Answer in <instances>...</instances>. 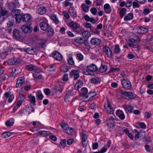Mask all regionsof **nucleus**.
Wrapping results in <instances>:
<instances>
[{"mask_svg":"<svg viewBox=\"0 0 153 153\" xmlns=\"http://www.w3.org/2000/svg\"><path fill=\"white\" fill-rule=\"evenodd\" d=\"M113 51V54H117L120 53L121 51V49L119 45L118 44L115 45L114 47Z\"/></svg>","mask_w":153,"mask_h":153,"instance_id":"26","label":"nucleus"},{"mask_svg":"<svg viewBox=\"0 0 153 153\" xmlns=\"http://www.w3.org/2000/svg\"><path fill=\"white\" fill-rule=\"evenodd\" d=\"M82 139V144L84 147H85L87 145V137L84 131H82L80 134Z\"/></svg>","mask_w":153,"mask_h":153,"instance_id":"10","label":"nucleus"},{"mask_svg":"<svg viewBox=\"0 0 153 153\" xmlns=\"http://www.w3.org/2000/svg\"><path fill=\"white\" fill-rule=\"evenodd\" d=\"M135 56L134 54L131 52H129L128 54L127 58L129 59H133Z\"/></svg>","mask_w":153,"mask_h":153,"instance_id":"56","label":"nucleus"},{"mask_svg":"<svg viewBox=\"0 0 153 153\" xmlns=\"http://www.w3.org/2000/svg\"><path fill=\"white\" fill-rule=\"evenodd\" d=\"M96 93L94 92H90L88 94V96L86 97V98H87L88 97L90 98H92L94 97L96 95Z\"/></svg>","mask_w":153,"mask_h":153,"instance_id":"58","label":"nucleus"},{"mask_svg":"<svg viewBox=\"0 0 153 153\" xmlns=\"http://www.w3.org/2000/svg\"><path fill=\"white\" fill-rule=\"evenodd\" d=\"M13 36L17 40H18L19 39V31L18 30H14L13 32Z\"/></svg>","mask_w":153,"mask_h":153,"instance_id":"40","label":"nucleus"},{"mask_svg":"<svg viewBox=\"0 0 153 153\" xmlns=\"http://www.w3.org/2000/svg\"><path fill=\"white\" fill-rule=\"evenodd\" d=\"M137 124L141 128L145 129L146 128V126L145 123H143L138 122Z\"/></svg>","mask_w":153,"mask_h":153,"instance_id":"62","label":"nucleus"},{"mask_svg":"<svg viewBox=\"0 0 153 153\" xmlns=\"http://www.w3.org/2000/svg\"><path fill=\"white\" fill-rule=\"evenodd\" d=\"M121 84L123 88L127 90H130L131 88V84L128 78L121 79Z\"/></svg>","mask_w":153,"mask_h":153,"instance_id":"5","label":"nucleus"},{"mask_svg":"<svg viewBox=\"0 0 153 153\" xmlns=\"http://www.w3.org/2000/svg\"><path fill=\"white\" fill-rule=\"evenodd\" d=\"M107 70L106 66L105 65H102L99 69L101 73L105 72Z\"/></svg>","mask_w":153,"mask_h":153,"instance_id":"59","label":"nucleus"},{"mask_svg":"<svg viewBox=\"0 0 153 153\" xmlns=\"http://www.w3.org/2000/svg\"><path fill=\"white\" fill-rule=\"evenodd\" d=\"M122 106L126 112L131 113L132 112V110L134 109L133 107L129 105H122Z\"/></svg>","mask_w":153,"mask_h":153,"instance_id":"27","label":"nucleus"},{"mask_svg":"<svg viewBox=\"0 0 153 153\" xmlns=\"http://www.w3.org/2000/svg\"><path fill=\"white\" fill-rule=\"evenodd\" d=\"M49 25L47 20L43 21L39 24L41 30L44 31L46 30L48 28Z\"/></svg>","mask_w":153,"mask_h":153,"instance_id":"12","label":"nucleus"},{"mask_svg":"<svg viewBox=\"0 0 153 153\" xmlns=\"http://www.w3.org/2000/svg\"><path fill=\"white\" fill-rule=\"evenodd\" d=\"M67 59L69 65H72L74 64V62L73 60L72 54H70L68 55Z\"/></svg>","mask_w":153,"mask_h":153,"instance_id":"32","label":"nucleus"},{"mask_svg":"<svg viewBox=\"0 0 153 153\" xmlns=\"http://www.w3.org/2000/svg\"><path fill=\"white\" fill-rule=\"evenodd\" d=\"M134 17L132 13H130L126 15L124 18V20L125 21H128L132 20Z\"/></svg>","mask_w":153,"mask_h":153,"instance_id":"31","label":"nucleus"},{"mask_svg":"<svg viewBox=\"0 0 153 153\" xmlns=\"http://www.w3.org/2000/svg\"><path fill=\"white\" fill-rule=\"evenodd\" d=\"M18 0H16L14 2L8 3L7 7L11 10L14 9L18 7L19 6V2Z\"/></svg>","mask_w":153,"mask_h":153,"instance_id":"9","label":"nucleus"},{"mask_svg":"<svg viewBox=\"0 0 153 153\" xmlns=\"http://www.w3.org/2000/svg\"><path fill=\"white\" fill-rule=\"evenodd\" d=\"M51 133L48 131H40L37 132L36 135L39 137H46L50 135Z\"/></svg>","mask_w":153,"mask_h":153,"instance_id":"15","label":"nucleus"},{"mask_svg":"<svg viewBox=\"0 0 153 153\" xmlns=\"http://www.w3.org/2000/svg\"><path fill=\"white\" fill-rule=\"evenodd\" d=\"M90 81L91 83L93 84H97L100 82V80L98 77H96L91 79H90Z\"/></svg>","mask_w":153,"mask_h":153,"instance_id":"39","label":"nucleus"},{"mask_svg":"<svg viewBox=\"0 0 153 153\" xmlns=\"http://www.w3.org/2000/svg\"><path fill=\"white\" fill-rule=\"evenodd\" d=\"M7 62L9 65H16L19 64V60L16 58L14 57L9 59L7 61Z\"/></svg>","mask_w":153,"mask_h":153,"instance_id":"16","label":"nucleus"},{"mask_svg":"<svg viewBox=\"0 0 153 153\" xmlns=\"http://www.w3.org/2000/svg\"><path fill=\"white\" fill-rule=\"evenodd\" d=\"M84 26L87 28H89L91 31H92L94 29L93 27L91 25V24L90 23H86L84 25Z\"/></svg>","mask_w":153,"mask_h":153,"instance_id":"51","label":"nucleus"},{"mask_svg":"<svg viewBox=\"0 0 153 153\" xmlns=\"http://www.w3.org/2000/svg\"><path fill=\"white\" fill-rule=\"evenodd\" d=\"M102 50L108 58H111L113 56V52L112 50L108 47L105 46L103 47Z\"/></svg>","mask_w":153,"mask_h":153,"instance_id":"7","label":"nucleus"},{"mask_svg":"<svg viewBox=\"0 0 153 153\" xmlns=\"http://www.w3.org/2000/svg\"><path fill=\"white\" fill-rule=\"evenodd\" d=\"M129 40L131 42H138L140 41V39L138 36L133 34L130 37Z\"/></svg>","mask_w":153,"mask_h":153,"instance_id":"25","label":"nucleus"},{"mask_svg":"<svg viewBox=\"0 0 153 153\" xmlns=\"http://www.w3.org/2000/svg\"><path fill=\"white\" fill-rule=\"evenodd\" d=\"M119 92L121 94V96L123 98L128 100V93L127 91H123L122 90H120Z\"/></svg>","mask_w":153,"mask_h":153,"instance_id":"36","label":"nucleus"},{"mask_svg":"<svg viewBox=\"0 0 153 153\" xmlns=\"http://www.w3.org/2000/svg\"><path fill=\"white\" fill-rule=\"evenodd\" d=\"M79 70H72L70 72V75L71 76L73 77L74 79L76 80L77 79L79 76Z\"/></svg>","mask_w":153,"mask_h":153,"instance_id":"13","label":"nucleus"},{"mask_svg":"<svg viewBox=\"0 0 153 153\" xmlns=\"http://www.w3.org/2000/svg\"><path fill=\"white\" fill-rule=\"evenodd\" d=\"M65 131L67 133L70 135H73L74 133V131L71 127H68Z\"/></svg>","mask_w":153,"mask_h":153,"instance_id":"44","label":"nucleus"},{"mask_svg":"<svg viewBox=\"0 0 153 153\" xmlns=\"http://www.w3.org/2000/svg\"><path fill=\"white\" fill-rule=\"evenodd\" d=\"M116 115L121 120H124L125 118L124 114L122 110L118 109L116 111Z\"/></svg>","mask_w":153,"mask_h":153,"instance_id":"17","label":"nucleus"},{"mask_svg":"<svg viewBox=\"0 0 153 153\" xmlns=\"http://www.w3.org/2000/svg\"><path fill=\"white\" fill-rule=\"evenodd\" d=\"M81 6L82 9L84 12H88V11L89 7L86 5L85 3L82 4Z\"/></svg>","mask_w":153,"mask_h":153,"instance_id":"43","label":"nucleus"},{"mask_svg":"<svg viewBox=\"0 0 153 153\" xmlns=\"http://www.w3.org/2000/svg\"><path fill=\"white\" fill-rule=\"evenodd\" d=\"M68 11L72 17H76L77 14L76 11L73 7H71L69 8Z\"/></svg>","mask_w":153,"mask_h":153,"instance_id":"22","label":"nucleus"},{"mask_svg":"<svg viewBox=\"0 0 153 153\" xmlns=\"http://www.w3.org/2000/svg\"><path fill=\"white\" fill-rule=\"evenodd\" d=\"M41 71V70L39 68L33 71V75L34 78L38 79H41L42 78V76L39 74Z\"/></svg>","mask_w":153,"mask_h":153,"instance_id":"11","label":"nucleus"},{"mask_svg":"<svg viewBox=\"0 0 153 153\" xmlns=\"http://www.w3.org/2000/svg\"><path fill=\"white\" fill-rule=\"evenodd\" d=\"M44 91L45 94L47 96L49 95L51 93V90L49 88L45 89Z\"/></svg>","mask_w":153,"mask_h":153,"instance_id":"64","label":"nucleus"},{"mask_svg":"<svg viewBox=\"0 0 153 153\" xmlns=\"http://www.w3.org/2000/svg\"><path fill=\"white\" fill-rule=\"evenodd\" d=\"M84 29L82 27H77V28H76L74 30V31L77 33V34H80L81 33V32H82Z\"/></svg>","mask_w":153,"mask_h":153,"instance_id":"52","label":"nucleus"},{"mask_svg":"<svg viewBox=\"0 0 153 153\" xmlns=\"http://www.w3.org/2000/svg\"><path fill=\"white\" fill-rule=\"evenodd\" d=\"M52 56L55 59L61 61L62 59V56L59 53L56 51L53 52L52 53Z\"/></svg>","mask_w":153,"mask_h":153,"instance_id":"14","label":"nucleus"},{"mask_svg":"<svg viewBox=\"0 0 153 153\" xmlns=\"http://www.w3.org/2000/svg\"><path fill=\"white\" fill-rule=\"evenodd\" d=\"M14 123V120L13 119L10 118L5 122L6 125L8 127L12 126Z\"/></svg>","mask_w":153,"mask_h":153,"instance_id":"37","label":"nucleus"},{"mask_svg":"<svg viewBox=\"0 0 153 153\" xmlns=\"http://www.w3.org/2000/svg\"><path fill=\"white\" fill-rule=\"evenodd\" d=\"M115 116H111L107 118V125L108 128H112L115 126Z\"/></svg>","mask_w":153,"mask_h":153,"instance_id":"3","label":"nucleus"},{"mask_svg":"<svg viewBox=\"0 0 153 153\" xmlns=\"http://www.w3.org/2000/svg\"><path fill=\"white\" fill-rule=\"evenodd\" d=\"M60 126L61 128L65 131L67 129V128L69 127L68 125L65 123H62L60 124Z\"/></svg>","mask_w":153,"mask_h":153,"instance_id":"60","label":"nucleus"},{"mask_svg":"<svg viewBox=\"0 0 153 153\" xmlns=\"http://www.w3.org/2000/svg\"><path fill=\"white\" fill-rule=\"evenodd\" d=\"M104 10L106 13H109L111 11V8L108 4H106L104 5Z\"/></svg>","mask_w":153,"mask_h":153,"instance_id":"28","label":"nucleus"},{"mask_svg":"<svg viewBox=\"0 0 153 153\" xmlns=\"http://www.w3.org/2000/svg\"><path fill=\"white\" fill-rule=\"evenodd\" d=\"M90 42L92 45H98L100 44L101 40L98 38H92L91 39Z\"/></svg>","mask_w":153,"mask_h":153,"instance_id":"21","label":"nucleus"},{"mask_svg":"<svg viewBox=\"0 0 153 153\" xmlns=\"http://www.w3.org/2000/svg\"><path fill=\"white\" fill-rule=\"evenodd\" d=\"M51 19L55 23L57 24L59 23V21L58 19L57 16L54 14H53L51 15Z\"/></svg>","mask_w":153,"mask_h":153,"instance_id":"38","label":"nucleus"},{"mask_svg":"<svg viewBox=\"0 0 153 153\" xmlns=\"http://www.w3.org/2000/svg\"><path fill=\"white\" fill-rule=\"evenodd\" d=\"M20 106L26 100L25 96L24 94H20Z\"/></svg>","mask_w":153,"mask_h":153,"instance_id":"47","label":"nucleus"},{"mask_svg":"<svg viewBox=\"0 0 153 153\" xmlns=\"http://www.w3.org/2000/svg\"><path fill=\"white\" fill-rule=\"evenodd\" d=\"M31 18V16L28 14H25L23 15L20 20H21L24 22H27L29 21Z\"/></svg>","mask_w":153,"mask_h":153,"instance_id":"24","label":"nucleus"},{"mask_svg":"<svg viewBox=\"0 0 153 153\" xmlns=\"http://www.w3.org/2000/svg\"><path fill=\"white\" fill-rule=\"evenodd\" d=\"M58 84L56 86V90L57 91H59L60 92H61L62 91L63 89V84L62 81H59L58 82Z\"/></svg>","mask_w":153,"mask_h":153,"instance_id":"29","label":"nucleus"},{"mask_svg":"<svg viewBox=\"0 0 153 153\" xmlns=\"http://www.w3.org/2000/svg\"><path fill=\"white\" fill-rule=\"evenodd\" d=\"M10 91H8L4 93V96L3 98L4 100L2 101L1 102L3 107H4L6 104L7 100L9 97V98L8 100V102H11L13 100L14 98L12 94L10 95Z\"/></svg>","mask_w":153,"mask_h":153,"instance_id":"2","label":"nucleus"},{"mask_svg":"<svg viewBox=\"0 0 153 153\" xmlns=\"http://www.w3.org/2000/svg\"><path fill=\"white\" fill-rule=\"evenodd\" d=\"M70 26L73 28L75 30L78 27L77 24L75 22L72 21L70 22L69 24Z\"/></svg>","mask_w":153,"mask_h":153,"instance_id":"48","label":"nucleus"},{"mask_svg":"<svg viewBox=\"0 0 153 153\" xmlns=\"http://www.w3.org/2000/svg\"><path fill=\"white\" fill-rule=\"evenodd\" d=\"M88 93V89L85 87H83L81 89V94L83 96L86 95Z\"/></svg>","mask_w":153,"mask_h":153,"instance_id":"41","label":"nucleus"},{"mask_svg":"<svg viewBox=\"0 0 153 153\" xmlns=\"http://www.w3.org/2000/svg\"><path fill=\"white\" fill-rule=\"evenodd\" d=\"M90 11L91 13L94 15H95L97 13V10L95 7L91 8L90 9Z\"/></svg>","mask_w":153,"mask_h":153,"instance_id":"63","label":"nucleus"},{"mask_svg":"<svg viewBox=\"0 0 153 153\" xmlns=\"http://www.w3.org/2000/svg\"><path fill=\"white\" fill-rule=\"evenodd\" d=\"M12 135V133L10 132H5L3 133L2 135L3 137L7 138L10 137Z\"/></svg>","mask_w":153,"mask_h":153,"instance_id":"49","label":"nucleus"},{"mask_svg":"<svg viewBox=\"0 0 153 153\" xmlns=\"http://www.w3.org/2000/svg\"><path fill=\"white\" fill-rule=\"evenodd\" d=\"M86 109V107L84 105H82L81 103H80V105L78 108L79 110L80 111L85 110Z\"/></svg>","mask_w":153,"mask_h":153,"instance_id":"61","label":"nucleus"},{"mask_svg":"<svg viewBox=\"0 0 153 153\" xmlns=\"http://www.w3.org/2000/svg\"><path fill=\"white\" fill-rule=\"evenodd\" d=\"M97 70V66L92 64L87 67V69L83 71V74L85 75H92Z\"/></svg>","mask_w":153,"mask_h":153,"instance_id":"1","label":"nucleus"},{"mask_svg":"<svg viewBox=\"0 0 153 153\" xmlns=\"http://www.w3.org/2000/svg\"><path fill=\"white\" fill-rule=\"evenodd\" d=\"M31 24L29 23L23 25L21 28L22 31L25 33H30L32 30L31 27Z\"/></svg>","mask_w":153,"mask_h":153,"instance_id":"6","label":"nucleus"},{"mask_svg":"<svg viewBox=\"0 0 153 153\" xmlns=\"http://www.w3.org/2000/svg\"><path fill=\"white\" fill-rule=\"evenodd\" d=\"M34 111V108L32 107H29L23 110H21L20 113L30 114Z\"/></svg>","mask_w":153,"mask_h":153,"instance_id":"18","label":"nucleus"},{"mask_svg":"<svg viewBox=\"0 0 153 153\" xmlns=\"http://www.w3.org/2000/svg\"><path fill=\"white\" fill-rule=\"evenodd\" d=\"M68 68L67 66L65 65H62L61 68V71L63 72H66L68 71Z\"/></svg>","mask_w":153,"mask_h":153,"instance_id":"55","label":"nucleus"},{"mask_svg":"<svg viewBox=\"0 0 153 153\" xmlns=\"http://www.w3.org/2000/svg\"><path fill=\"white\" fill-rule=\"evenodd\" d=\"M38 67L33 65L32 64H30L26 66V69L28 71H35Z\"/></svg>","mask_w":153,"mask_h":153,"instance_id":"30","label":"nucleus"},{"mask_svg":"<svg viewBox=\"0 0 153 153\" xmlns=\"http://www.w3.org/2000/svg\"><path fill=\"white\" fill-rule=\"evenodd\" d=\"M37 96L40 100H42L43 98V95L42 93V92L40 91H38L36 92Z\"/></svg>","mask_w":153,"mask_h":153,"instance_id":"53","label":"nucleus"},{"mask_svg":"<svg viewBox=\"0 0 153 153\" xmlns=\"http://www.w3.org/2000/svg\"><path fill=\"white\" fill-rule=\"evenodd\" d=\"M9 13L8 11L3 9L2 8L0 7V24H1L5 19L4 16L7 15Z\"/></svg>","mask_w":153,"mask_h":153,"instance_id":"8","label":"nucleus"},{"mask_svg":"<svg viewBox=\"0 0 153 153\" xmlns=\"http://www.w3.org/2000/svg\"><path fill=\"white\" fill-rule=\"evenodd\" d=\"M104 107L108 113L110 114H113L114 113V109L112 107L110 102L108 100H107L105 102Z\"/></svg>","mask_w":153,"mask_h":153,"instance_id":"4","label":"nucleus"},{"mask_svg":"<svg viewBox=\"0 0 153 153\" xmlns=\"http://www.w3.org/2000/svg\"><path fill=\"white\" fill-rule=\"evenodd\" d=\"M19 10L18 9H16V10L12 11L11 12V14L13 16H16L15 18L16 21V22L19 23Z\"/></svg>","mask_w":153,"mask_h":153,"instance_id":"19","label":"nucleus"},{"mask_svg":"<svg viewBox=\"0 0 153 153\" xmlns=\"http://www.w3.org/2000/svg\"><path fill=\"white\" fill-rule=\"evenodd\" d=\"M137 32L139 34H144L148 31V29L143 27H137Z\"/></svg>","mask_w":153,"mask_h":153,"instance_id":"23","label":"nucleus"},{"mask_svg":"<svg viewBox=\"0 0 153 153\" xmlns=\"http://www.w3.org/2000/svg\"><path fill=\"white\" fill-rule=\"evenodd\" d=\"M28 97L29 98L28 100L30 102L33 104V105H35L36 99L35 97L30 94L28 96Z\"/></svg>","mask_w":153,"mask_h":153,"instance_id":"34","label":"nucleus"},{"mask_svg":"<svg viewBox=\"0 0 153 153\" xmlns=\"http://www.w3.org/2000/svg\"><path fill=\"white\" fill-rule=\"evenodd\" d=\"M65 7H67L68 6L70 7L73 5V3L69 2L68 0H66L63 3Z\"/></svg>","mask_w":153,"mask_h":153,"instance_id":"54","label":"nucleus"},{"mask_svg":"<svg viewBox=\"0 0 153 153\" xmlns=\"http://www.w3.org/2000/svg\"><path fill=\"white\" fill-rule=\"evenodd\" d=\"M47 9L44 7H41L37 9L38 13L40 15H42L46 13Z\"/></svg>","mask_w":153,"mask_h":153,"instance_id":"33","label":"nucleus"},{"mask_svg":"<svg viewBox=\"0 0 153 153\" xmlns=\"http://www.w3.org/2000/svg\"><path fill=\"white\" fill-rule=\"evenodd\" d=\"M127 10L125 8H122L120 12V16L121 18H123L124 15L126 13Z\"/></svg>","mask_w":153,"mask_h":153,"instance_id":"46","label":"nucleus"},{"mask_svg":"<svg viewBox=\"0 0 153 153\" xmlns=\"http://www.w3.org/2000/svg\"><path fill=\"white\" fill-rule=\"evenodd\" d=\"M83 85V82L81 81L78 82L75 84L74 88L76 89H78L81 88Z\"/></svg>","mask_w":153,"mask_h":153,"instance_id":"45","label":"nucleus"},{"mask_svg":"<svg viewBox=\"0 0 153 153\" xmlns=\"http://www.w3.org/2000/svg\"><path fill=\"white\" fill-rule=\"evenodd\" d=\"M75 42L77 44L82 45L84 43L85 40H83V38L82 37H76L75 40Z\"/></svg>","mask_w":153,"mask_h":153,"instance_id":"35","label":"nucleus"},{"mask_svg":"<svg viewBox=\"0 0 153 153\" xmlns=\"http://www.w3.org/2000/svg\"><path fill=\"white\" fill-rule=\"evenodd\" d=\"M128 100L133 99L136 97V94L132 92H128Z\"/></svg>","mask_w":153,"mask_h":153,"instance_id":"50","label":"nucleus"},{"mask_svg":"<svg viewBox=\"0 0 153 153\" xmlns=\"http://www.w3.org/2000/svg\"><path fill=\"white\" fill-rule=\"evenodd\" d=\"M47 68L49 71H53L56 69V67L54 64L49 65H47Z\"/></svg>","mask_w":153,"mask_h":153,"instance_id":"42","label":"nucleus"},{"mask_svg":"<svg viewBox=\"0 0 153 153\" xmlns=\"http://www.w3.org/2000/svg\"><path fill=\"white\" fill-rule=\"evenodd\" d=\"M82 34L83 37L86 40H88L91 36V33L87 30L83 31L82 32Z\"/></svg>","mask_w":153,"mask_h":153,"instance_id":"20","label":"nucleus"},{"mask_svg":"<svg viewBox=\"0 0 153 153\" xmlns=\"http://www.w3.org/2000/svg\"><path fill=\"white\" fill-rule=\"evenodd\" d=\"M53 30L52 28H50L47 31V35L49 36H51L53 35Z\"/></svg>","mask_w":153,"mask_h":153,"instance_id":"57","label":"nucleus"}]
</instances>
